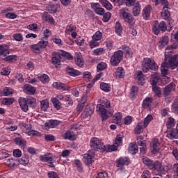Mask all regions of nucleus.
I'll return each instance as SVG.
<instances>
[{
  "mask_svg": "<svg viewBox=\"0 0 178 178\" xmlns=\"http://www.w3.org/2000/svg\"><path fill=\"white\" fill-rule=\"evenodd\" d=\"M143 162L145 166H147L149 170L158 172L159 174L163 173L164 175V173H168V172H169V167L164 166L159 161H154L148 157H144L143 159Z\"/></svg>",
  "mask_w": 178,
  "mask_h": 178,
  "instance_id": "f257e3e1",
  "label": "nucleus"
},
{
  "mask_svg": "<svg viewBox=\"0 0 178 178\" xmlns=\"http://www.w3.org/2000/svg\"><path fill=\"white\" fill-rule=\"evenodd\" d=\"M111 107V102L104 99L101 100L100 104H98L96 107V111L101 115L102 120H106L109 119V115L112 116L113 115V110L108 111L106 108Z\"/></svg>",
  "mask_w": 178,
  "mask_h": 178,
  "instance_id": "f03ea898",
  "label": "nucleus"
},
{
  "mask_svg": "<svg viewBox=\"0 0 178 178\" xmlns=\"http://www.w3.org/2000/svg\"><path fill=\"white\" fill-rule=\"evenodd\" d=\"M64 58H66L67 59H73V56H72L70 53H67L63 50L60 51H53L51 53V64L58 69V67L60 66L61 62L63 60Z\"/></svg>",
  "mask_w": 178,
  "mask_h": 178,
  "instance_id": "7ed1b4c3",
  "label": "nucleus"
},
{
  "mask_svg": "<svg viewBox=\"0 0 178 178\" xmlns=\"http://www.w3.org/2000/svg\"><path fill=\"white\" fill-rule=\"evenodd\" d=\"M141 68L143 73H148L149 70L156 72L159 67L154 58L146 57L142 61Z\"/></svg>",
  "mask_w": 178,
  "mask_h": 178,
  "instance_id": "20e7f679",
  "label": "nucleus"
},
{
  "mask_svg": "<svg viewBox=\"0 0 178 178\" xmlns=\"http://www.w3.org/2000/svg\"><path fill=\"white\" fill-rule=\"evenodd\" d=\"M159 81V75H158V73H154L151 75L150 83L152 86V91L154 92L155 95L158 97V98H161V97H162V90L159 86H156Z\"/></svg>",
  "mask_w": 178,
  "mask_h": 178,
  "instance_id": "39448f33",
  "label": "nucleus"
},
{
  "mask_svg": "<svg viewBox=\"0 0 178 178\" xmlns=\"http://www.w3.org/2000/svg\"><path fill=\"white\" fill-rule=\"evenodd\" d=\"M152 2H154L157 6V5H159V3H161L163 5V10L161 13V17L164 20H169L170 19V12L168 9H169V2L168 0H150Z\"/></svg>",
  "mask_w": 178,
  "mask_h": 178,
  "instance_id": "423d86ee",
  "label": "nucleus"
},
{
  "mask_svg": "<svg viewBox=\"0 0 178 178\" xmlns=\"http://www.w3.org/2000/svg\"><path fill=\"white\" fill-rule=\"evenodd\" d=\"M120 16L129 26H134V24H136L134 17H133V15L129 12V9L126 8H122L120 10Z\"/></svg>",
  "mask_w": 178,
  "mask_h": 178,
  "instance_id": "0eeeda50",
  "label": "nucleus"
},
{
  "mask_svg": "<svg viewBox=\"0 0 178 178\" xmlns=\"http://www.w3.org/2000/svg\"><path fill=\"white\" fill-rule=\"evenodd\" d=\"M47 46L48 41L41 39V40H40L37 44H31V49L33 54L40 55V54L42 52V49H44V48H47Z\"/></svg>",
  "mask_w": 178,
  "mask_h": 178,
  "instance_id": "6e6552de",
  "label": "nucleus"
},
{
  "mask_svg": "<svg viewBox=\"0 0 178 178\" xmlns=\"http://www.w3.org/2000/svg\"><path fill=\"white\" fill-rule=\"evenodd\" d=\"M122 60H123V51L118 50L114 52L111 58L110 63L112 66H119Z\"/></svg>",
  "mask_w": 178,
  "mask_h": 178,
  "instance_id": "1a4fd4ad",
  "label": "nucleus"
},
{
  "mask_svg": "<svg viewBox=\"0 0 178 178\" xmlns=\"http://www.w3.org/2000/svg\"><path fill=\"white\" fill-rule=\"evenodd\" d=\"M168 29V26L166 25V23L165 22L162 21L160 23L158 22V20L154 21V24L152 26L153 33L158 35L161 31H163L165 33Z\"/></svg>",
  "mask_w": 178,
  "mask_h": 178,
  "instance_id": "9d476101",
  "label": "nucleus"
},
{
  "mask_svg": "<svg viewBox=\"0 0 178 178\" xmlns=\"http://www.w3.org/2000/svg\"><path fill=\"white\" fill-rule=\"evenodd\" d=\"M95 152L94 150H89L87 153L83 155L82 161L85 165L88 166L94 163V156Z\"/></svg>",
  "mask_w": 178,
  "mask_h": 178,
  "instance_id": "9b49d317",
  "label": "nucleus"
},
{
  "mask_svg": "<svg viewBox=\"0 0 178 178\" xmlns=\"http://www.w3.org/2000/svg\"><path fill=\"white\" fill-rule=\"evenodd\" d=\"M90 147L93 151H102L104 147V143L97 137L90 139Z\"/></svg>",
  "mask_w": 178,
  "mask_h": 178,
  "instance_id": "f8f14e48",
  "label": "nucleus"
},
{
  "mask_svg": "<svg viewBox=\"0 0 178 178\" xmlns=\"http://www.w3.org/2000/svg\"><path fill=\"white\" fill-rule=\"evenodd\" d=\"M165 61L168 62L170 69H176L178 66V54L172 57L169 55H165Z\"/></svg>",
  "mask_w": 178,
  "mask_h": 178,
  "instance_id": "ddd939ff",
  "label": "nucleus"
},
{
  "mask_svg": "<svg viewBox=\"0 0 178 178\" xmlns=\"http://www.w3.org/2000/svg\"><path fill=\"white\" fill-rule=\"evenodd\" d=\"M161 149V143L159 142V139L154 138L152 140L150 143V151L153 155H156L159 154Z\"/></svg>",
  "mask_w": 178,
  "mask_h": 178,
  "instance_id": "4468645a",
  "label": "nucleus"
},
{
  "mask_svg": "<svg viewBox=\"0 0 178 178\" xmlns=\"http://www.w3.org/2000/svg\"><path fill=\"white\" fill-rule=\"evenodd\" d=\"M117 168H120V170H123V166H129L131 163L130 158L129 157H120L116 161Z\"/></svg>",
  "mask_w": 178,
  "mask_h": 178,
  "instance_id": "2eb2a0df",
  "label": "nucleus"
},
{
  "mask_svg": "<svg viewBox=\"0 0 178 178\" xmlns=\"http://www.w3.org/2000/svg\"><path fill=\"white\" fill-rule=\"evenodd\" d=\"M95 108L92 104H88L86 106V108L83 112L81 114V116L83 119L86 118H88V116H91L94 113Z\"/></svg>",
  "mask_w": 178,
  "mask_h": 178,
  "instance_id": "dca6fc26",
  "label": "nucleus"
},
{
  "mask_svg": "<svg viewBox=\"0 0 178 178\" xmlns=\"http://www.w3.org/2000/svg\"><path fill=\"white\" fill-rule=\"evenodd\" d=\"M122 56L125 55V58H133V50L129 46L124 44L122 47Z\"/></svg>",
  "mask_w": 178,
  "mask_h": 178,
  "instance_id": "f3484780",
  "label": "nucleus"
},
{
  "mask_svg": "<svg viewBox=\"0 0 178 178\" xmlns=\"http://www.w3.org/2000/svg\"><path fill=\"white\" fill-rule=\"evenodd\" d=\"M62 122L58 120H50L49 122L44 123L45 129H55L56 126H59Z\"/></svg>",
  "mask_w": 178,
  "mask_h": 178,
  "instance_id": "a211bd4d",
  "label": "nucleus"
},
{
  "mask_svg": "<svg viewBox=\"0 0 178 178\" xmlns=\"http://www.w3.org/2000/svg\"><path fill=\"white\" fill-rule=\"evenodd\" d=\"M175 90H176V85L174 82H171L165 86L163 90V94L165 97H169L170 92H172V91H175Z\"/></svg>",
  "mask_w": 178,
  "mask_h": 178,
  "instance_id": "6ab92c4d",
  "label": "nucleus"
},
{
  "mask_svg": "<svg viewBox=\"0 0 178 178\" xmlns=\"http://www.w3.org/2000/svg\"><path fill=\"white\" fill-rule=\"evenodd\" d=\"M169 44V36L164 35L163 36L157 43L159 49H163V48Z\"/></svg>",
  "mask_w": 178,
  "mask_h": 178,
  "instance_id": "aec40b11",
  "label": "nucleus"
},
{
  "mask_svg": "<svg viewBox=\"0 0 178 178\" xmlns=\"http://www.w3.org/2000/svg\"><path fill=\"white\" fill-rule=\"evenodd\" d=\"M53 87L56 88V90H62L63 91H70V87L67 86L64 83L54 82L53 83Z\"/></svg>",
  "mask_w": 178,
  "mask_h": 178,
  "instance_id": "412c9836",
  "label": "nucleus"
},
{
  "mask_svg": "<svg viewBox=\"0 0 178 178\" xmlns=\"http://www.w3.org/2000/svg\"><path fill=\"white\" fill-rule=\"evenodd\" d=\"M19 104L21 107V109L24 112H27L29 111V105L27 104V99L24 97H19L18 99Z\"/></svg>",
  "mask_w": 178,
  "mask_h": 178,
  "instance_id": "4be33fe9",
  "label": "nucleus"
},
{
  "mask_svg": "<svg viewBox=\"0 0 178 178\" xmlns=\"http://www.w3.org/2000/svg\"><path fill=\"white\" fill-rule=\"evenodd\" d=\"M62 137L64 140H70V141H74L77 138L74 132L71 131H66V132L62 135Z\"/></svg>",
  "mask_w": 178,
  "mask_h": 178,
  "instance_id": "5701e85b",
  "label": "nucleus"
},
{
  "mask_svg": "<svg viewBox=\"0 0 178 178\" xmlns=\"http://www.w3.org/2000/svg\"><path fill=\"white\" fill-rule=\"evenodd\" d=\"M151 10H152V6L147 5L143 10V17L145 20H148L151 16Z\"/></svg>",
  "mask_w": 178,
  "mask_h": 178,
  "instance_id": "b1692460",
  "label": "nucleus"
},
{
  "mask_svg": "<svg viewBox=\"0 0 178 178\" xmlns=\"http://www.w3.org/2000/svg\"><path fill=\"white\" fill-rule=\"evenodd\" d=\"M135 79L136 80H137V83L139 86H144V84L145 83L143 71H137Z\"/></svg>",
  "mask_w": 178,
  "mask_h": 178,
  "instance_id": "393cba45",
  "label": "nucleus"
},
{
  "mask_svg": "<svg viewBox=\"0 0 178 178\" xmlns=\"http://www.w3.org/2000/svg\"><path fill=\"white\" fill-rule=\"evenodd\" d=\"M42 19L46 22V23H49V24H55V19H54V17L49 15L48 12L43 13Z\"/></svg>",
  "mask_w": 178,
  "mask_h": 178,
  "instance_id": "a878e982",
  "label": "nucleus"
},
{
  "mask_svg": "<svg viewBox=\"0 0 178 178\" xmlns=\"http://www.w3.org/2000/svg\"><path fill=\"white\" fill-rule=\"evenodd\" d=\"M128 149L130 154L136 155L138 152V144L136 143H130Z\"/></svg>",
  "mask_w": 178,
  "mask_h": 178,
  "instance_id": "bb28decb",
  "label": "nucleus"
},
{
  "mask_svg": "<svg viewBox=\"0 0 178 178\" xmlns=\"http://www.w3.org/2000/svg\"><path fill=\"white\" fill-rule=\"evenodd\" d=\"M105 151L106 152H113L115 151H118V147L115 145H106L102 147V149L101 152Z\"/></svg>",
  "mask_w": 178,
  "mask_h": 178,
  "instance_id": "cd10ccee",
  "label": "nucleus"
},
{
  "mask_svg": "<svg viewBox=\"0 0 178 178\" xmlns=\"http://www.w3.org/2000/svg\"><path fill=\"white\" fill-rule=\"evenodd\" d=\"M145 129H147V127L143 124V121H140L135 128L134 133L135 134H141Z\"/></svg>",
  "mask_w": 178,
  "mask_h": 178,
  "instance_id": "c85d7f7f",
  "label": "nucleus"
},
{
  "mask_svg": "<svg viewBox=\"0 0 178 178\" xmlns=\"http://www.w3.org/2000/svg\"><path fill=\"white\" fill-rule=\"evenodd\" d=\"M9 54V45L6 44H0V56H6Z\"/></svg>",
  "mask_w": 178,
  "mask_h": 178,
  "instance_id": "c756f323",
  "label": "nucleus"
},
{
  "mask_svg": "<svg viewBox=\"0 0 178 178\" xmlns=\"http://www.w3.org/2000/svg\"><path fill=\"white\" fill-rule=\"evenodd\" d=\"M153 102H154V98H152V97H146L143 101L142 106L144 109H147V108H149V106L151 105H152Z\"/></svg>",
  "mask_w": 178,
  "mask_h": 178,
  "instance_id": "7c9ffc66",
  "label": "nucleus"
},
{
  "mask_svg": "<svg viewBox=\"0 0 178 178\" xmlns=\"http://www.w3.org/2000/svg\"><path fill=\"white\" fill-rule=\"evenodd\" d=\"M132 13L135 17L140 16V13H141V5H140V3L137 2L135 3L132 9Z\"/></svg>",
  "mask_w": 178,
  "mask_h": 178,
  "instance_id": "2f4dec72",
  "label": "nucleus"
},
{
  "mask_svg": "<svg viewBox=\"0 0 178 178\" xmlns=\"http://www.w3.org/2000/svg\"><path fill=\"white\" fill-rule=\"evenodd\" d=\"M169 67H170V66L169 65V63H168L167 61L161 64V72L162 76H166V74L169 73Z\"/></svg>",
  "mask_w": 178,
  "mask_h": 178,
  "instance_id": "473e14b6",
  "label": "nucleus"
},
{
  "mask_svg": "<svg viewBox=\"0 0 178 178\" xmlns=\"http://www.w3.org/2000/svg\"><path fill=\"white\" fill-rule=\"evenodd\" d=\"M167 137L168 138H170V140H175L176 138H178V131L176 129H170L167 133Z\"/></svg>",
  "mask_w": 178,
  "mask_h": 178,
  "instance_id": "72a5a7b5",
  "label": "nucleus"
},
{
  "mask_svg": "<svg viewBox=\"0 0 178 178\" xmlns=\"http://www.w3.org/2000/svg\"><path fill=\"white\" fill-rule=\"evenodd\" d=\"M176 125V120L172 117L167 118L165 126L167 129L169 130Z\"/></svg>",
  "mask_w": 178,
  "mask_h": 178,
  "instance_id": "f704fd0d",
  "label": "nucleus"
},
{
  "mask_svg": "<svg viewBox=\"0 0 178 178\" xmlns=\"http://www.w3.org/2000/svg\"><path fill=\"white\" fill-rule=\"evenodd\" d=\"M6 165L9 168H15V166H19V161L14 159H8L6 161Z\"/></svg>",
  "mask_w": 178,
  "mask_h": 178,
  "instance_id": "c9c22d12",
  "label": "nucleus"
},
{
  "mask_svg": "<svg viewBox=\"0 0 178 178\" xmlns=\"http://www.w3.org/2000/svg\"><path fill=\"white\" fill-rule=\"evenodd\" d=\"M66 72L70 76H72V77H76V76H80L81 74V72H80V71L74 68H67Z\"/></svg>",
  "mask_w": 178,
  "mask_h": 178,
  "instance_id": "e433bc0d",
  "label": "nucleus"
},
{
  "mask_svg": "<svg viewBox=\"0 0 178 178\" xmlns=\"http://www.w3.org/2000/svg\"><path fill=\"white\" fill-rule=\"evenodd\" d=\"M138 145H139L140 151L141 154H145V151L147 149V141L145 140H138L137 142Z\"/></svg>",
  "mask_w": 178,
  "mask_h": 178,
  "instance_id": "4c0bfd02",
  "label": "nucleus"
},
{
  "mask_svg": "<svg viewBox=\"0 0 178 178\" xmlns=\"http://www.w3.org/2000/svg\"><path fill=\"white\" fill-rule=\"evenodd\" d=\"M19 165H23V166H27L29 162H30V158L29 156L24 154L20 159H18Z\"/></svg>",
  "mask_w": 178,
  "mask_h": 178,
  "instance_id": "58836bf2",
  "label": "nucleus"
},
{
  "mask_svg": "<svg viewBox=\"0 0 178 178\" xmlns=\"http://www.w3.org/2000/svg\"><path fill=\"white\" fill-rule=\"evenodd\" d=\"M126 74L124 72V69L122 67H118L115 71V76L118 77V79H123Z\"/></svg>",
  "mask_w": 178,
  "mask_h": 178,
  "instance_id": "ea45409f",
  "label": "nucleus"
},
{
  "mask_svg": "<svg viewBox=\"0 0 178 178\" xmlns=\"http://www.w3.org/2000/svg\"><path fill=\"white\" fill-rule=\"evenodd\" d=\"M86 101H87V96H83L81 98V102L77 104L76 111L77 112H81L83 108H84V105L86 104Z\"/></svg>",
  "mask_w": 178,
  "mask_h": 178,
  "instance_id": "a19ab883",
  "label": "nucleus"
},
{
  "mask_svg": "<svg viewBox=\"0 0 178 178\" xmlns=\"http://www.w3.org/2000/svg\"><path fill=\"white\" fill-rule=\"evenodd\" d=\"M14 142L17 145H19L22 148H24V147H26V144H27L26 140L20 137L15 138Z\"/></svg>",
  "mask_w": 178,
  "mask_h": 178,
  "instance_id": "79ce46f5",
  "label": "nucleus"
},
{
  "mask_svg": "<svg viewBox=\"0 0 178 178\" xmlns=\"http://www.w3.org/2000/svg\"><path fill=\"white\" fill-rule=\"evenodd\" d=\"M38 77L40 81H41V83H42L43 84H47V83H49V76L47 75V74H39L38 75Z\"/></svg>",
  "mask_w": 178,
  "mask_h": 178,
  "instance_id": "37998d69",
  "label": "nucleus"
},
{
  "mask_svg": "<svg viewBox=\"0 0 178 178\" xmlns=\"http://www.w3.org/2000/svg\"><path fill=\"white\" fill-rule=\"evenodd\" d=\"M24 90H25V91H26L29 94H35V88L31 86V85L26 83L25 85H24L23 87Z\"/></svg>",
  "mask_w": 178,
  "mask_h": 178,
  "instance_id": "c03bdc74",
  "label": "nucleus"
},
{
  "mask_svg": "<svg viewBox=\"0 0 178 178\" xmlns=\"http://www.w3.org/2000/svg\"><path fill=\"white\" fill-rule=\"evenodd\" d=\"M100 90L104 91V92H109L111 91V84L105 82H102L99 85Z\"/></svg>",
  "mask_w": 178,
  "mask_h": 178,
  "instance_id": "a18cd8bd",
  "label": "nucleus"
},
{
  "mask_svg": "<svg viewBox=\"0 0 178 178\" xmlns=\"http://www.w3.org/2000/svg\"><path fill=\"white\" fill-rule=\"evenodd\" d=\"M99 2L107 10H112L113 8V6L108 0H99Z\"/></svg>",
  "mask_w": 178,
  "mask_h": 178,
  "instance_id": "49530a36",
  "label": "nucleus"
},
{
  "mask_svg": "<svg viewBox=\"0 0 178 178\" xmlns=\"http://www.w3.org/2000/svg\"><path fill=\"white\" fill-rule=\"evenodd\" d=\"M48 108H49V102L47 99L42 100L40 102V108L44 112H47Z\"/></svg>",
  "mask_w": 178,
  "mask_h": 178,
  "instance_id": "de8ad7c7",
  "label": "nucleus"
},
{
  "mask_svg": "<svg viewBox=\"0 0 178 178\" xmlns=\"http://www.w3.org/2000/svg\"><path fill=\"white\" fill-rule=\"evenodd\" d=\"M123 31V26L120 22H117L115 26V32L118 35H120Z\"/></svg>",
  "mask_w": 178,
  "mask_h": 178,
  "instance_id": "09e8293b",
  "label": "nucleus"
},
{
  "mask_svg": "<svg viewBox=\"0 0 178 178\" xmlns=\"http://www.w3.org/2000/svg\"><path fill=\"white\" fill-rule=\"evenodd\" d=\"M26 102L28 104V108L29 106L30 108H33V106H35V103L37 102V99L33 97H29L26 98Z\"/></svg>",
  "mask_w": 178,
  "mask_h": 178,
  "instance_id": "8fccbe9b",
  "label": "nucleus"
},
{
  "mask_svg": "<svg viewBox=\"0 0 178 178\" xmlns=\"http://www.w3.org/2000/svg\"><path fill=\"white\" fill-rule=\"evenodd\" d=\"M122 143H123V135L122 134L117 135L115 140L114 141V145H115V147H119V145H120V144H122Z\"/></svg>",
  "mask_w": 178,
  "mask_h": 178,
  "instance_id": "3c124183",
  "label": "nucleus"
},
{
  "mask_svg": "<svg viewBox=\"0 0 178 178\" xmlns=\"http://www.w3.org/2000/svg\"><path fill=\"white\" fill-rule=\"evenodd\" d=\"M51 102L56 109H57L58 111H59V109H61L62 104H60V102H59V100L56 99V97H54L53 99H51Z\"/></svg>",
  "mask_w": 178,
  "mask_h": 178,
  "instance_id": "603ef678",
  "label": "nucleus"
},
{
  "mask_svg": "<svg viewBox=\"0 0 178 178\" xmlns=\"http://www.w3.org/2000/svg\"><path fill=\"white\" fill-rule=\"evenodd\" d=\"M122 116L123 115H122V113L120 112L116 113L113 117V120L114 123H120V122L122 121Z\"/></svg>",
  "mask_w": 178,
  "mask_h": 178,
  "instance_id": "864d4df0",
  "label": "nucleus"
},
{
  "mask_svg": "<svg viewBox=\"0 0 178 178\" xmlns=\"http://www.w3.org/2000/svg\"><path fill=\"white\" fill-rule=\"evenodd\" d=\"M75 63L77 66H83V56L80 54H76L75 56Z\"/></svg>",
  "mask_w": 178,
  "mask_h": 178,
  "instance_id": "5fc2aeb1",
  "label": "nucleus"
},
{
  "mask_svg": "<svg viewBox=\"0 0 178 178\" xmlns=\"http://www.w3.org/2000/svg\"><path fill=\"white\" fill-rule=\"evenodd\" d=\"M17 57L16 56L11 55L5 57L4 58H3V60H5L6 62H9L10 63H13L14 62H16V60H17Z\"/></svg>",
  "mask_w": 178,
  "mask_h": 178,
  "instance_id": "6e6d98bb",
  "label": "nucleus"
},
{
  "mask_svg": "<svg viewBox=\"0 0 178 178\" xmlns=\"http://www.w3.org/2000/svg\"><path fill=\"white\" fill-rule=\"evenodd\" d=\"M76 30H77V27L71 24L69 26H67L65 33L67 34H70V33H73L74 31H76Z\"/></svg>",
  "mask_w": 178,
  "mask_h": 178,
  "instance_id": "4d7b16f0",
  "label": "nucleus"
},
{
  "mask_svg": "<svg viewBox=\"0 0 178 178\" xmlns=\"http://www.w3.org/2000/svg\"><path fill=\"white\" fill-rule=\"evenodd\" d=\"M137 94H138V87L136 86H132L131 88L130 95L133 98H136V97H137Z\"/></svg>",
  "mask_w": 178,
  "mask_h": 178,
  "instance_id": "13d9d810",
  "label": "nucleus"
},
{
  "mask_svg": "<svg viewBox=\"0 0 178 178\" xmlns=\"http://www.w3.org/2000/svg\"><path fill=\"white\" fill-rule=\"evenodd\" d=\"M154 119V117H152L151 115H148L143 121H142V123L146 127H148V124L151 123V121Z\"/></svg>",
  "mask_w": 178,
  "mask_h": 178,
  "instance_id": "bf43d9fd",
  "label": "nucleus"
},
{
  "mask_svg": "<svg viewBox=\"0 0 178 178\" xmlns=\"http://www.w3.org/2000/svg\"><path fill=\"white\" fill-rule=\"evenodd\" d=\"M15 102V99L13 98H3V100L1 101V104L3 105H12Z\"/></svg>",
  "mask_w": 178,
  "mask_h": 178,
  "instance_id": "052dcab7",
  "label": "nucleus"
},
{
  "mask_svg": "<svg viewBox=\"0 0 178 178\" xmlns=\"http://www.w3.org/2000/svg\"><path fill=\"white\" fill-rule=\"evenodd\" d=\"M74 165L76 166V169L79 173H82L83 172V165L81 164V161L80 160H75Z\"/></svg>",
  "mask_w": 178,
  "mask_h": 178,
  "instance_id": "680f3d73",
  "label": "nucleus"
},
{
  "mask_svg": "<svg viewBox=\"0 0 178 178\" xmlns=\"http://www.w3.org/2000/svg\"><path fill=\"white\" fill-rule=\"evenodd\" d=\"M102 38V33L99 31H97L92 36V40L95 41H101Z\"/></svg>",
  "mask_w": 178,
  "mask_h": 178,
  "instance_id": "e2e57ef3",
  "label": "nucleus"
},
{
  "mask_svg": "<svg viewBox=\"0 0 178 178\" xmlns=\"http://www.w3.org/2000/svg\"><path fill=\"white\" fill-rule=\"evenodd\" d=\"M172 110L175 113L178 114V99H175L172 104Z\"/></svg>",
  "mask_w": 178,
  "mask_h": 178,
  "instance_id": "0e129e2a",
  "label": "nucleus"
},
{
  "mask_svg": "<svg viewBox=\"0 0 178 178\" xmlns=\"http://www.w3.org/2000/svg\"><path fill=\"white\" fill-rule=\"evenodd\" d=\"M13 38L15 41L20 42L23 40V35L22 33H15L13 35Z\"/></svg>",
  "mask_w": 178,
  "mask_h": 178,
  "instance_id": "69168bd1",
  "label": "nucleus"
},
{
  "mask_svg": "<svg viewBox=\"0 0 178 178\" xmlns=\"http://www.w3.org/2000/svg\"><path fill=\"white\" fill-rule=\"evenodd\" d=\"M83 79L86 81H90V80H91V79H92V76H91V72H85L83 74Z\"/></svg>",
  "mask_w": 178,
  "mask_h": 178,
  "instance_id": "338daca9",
  "label": "nucleus"
},
{
  "mask_svg": "<svg viewBox=\"0 0 178 178\" xmlns=\"http://www.w3.org/2000/svg\"><path fill=\"white\" fill-rule=\"evenodd\" d=\"M172 171L174 173V178H178V163H175L172 165Z\"/></svg>",
  "mask_w": 178,
  "mask_h": 178,
  "instance_id": "774afa93",
  "label": "nucleus"
}]
</instances>
